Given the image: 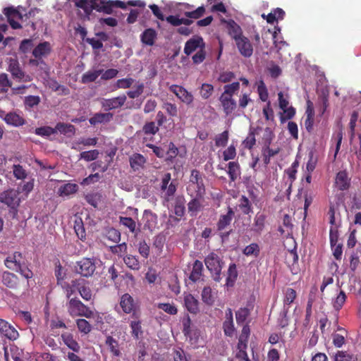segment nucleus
<instances>
[{"label": "nucleus", "instance_id": "f257e3e1", "mask_svg": "<svg viewBox=\"0 0 361 361\" xmlns=\"http://www.w3.org/2000/svg\"><path fill=\"white\" fill-rule=\"evenodd\" d=\"M4 265L7 269L20 274L27 281L34 276L32 271L29 267L30 263L20 252L8 255L4 259Z\"/></svg>", "mask_w": 361, "mask_h": 361}, {"label": "nucleus", "instance_id": "f03ea898", "mask_svg": "<svg viewBox=\"0 0 361 361\" xmlns=\"http://www.w3.org/2000/svg\"><path fill=\"white\" fill-rule=\"evenodd\" d=\"M1 283L7 288L14 291L15 293H20L23 290L27 289L29 286L28 281L25 284L24 281H21L20 278L13 272L4 271L1 275Z\"/></svg>", "mask_w": 361, "mask_h": 361}, {"label": "nucleus", "instance_id": "7ed1b4c3", "mask_svg": "<svg viewBox=\"0 0 361 361\" xmlns=\"http://www.w3.org/2000/svg\"><path fill=\"white\" fill-rule=\"evenodd\" d=\"M68 312L72 317H85L91 318L93 316V312L80 300L71 298L67 304Z\"/></svg>", "mask_w": 361, "mask_h": 361}, {"label": "nucleus", "instance_id": "20e7f679", "mask_svg": "<svg viewBox=\"0 0 361 361\" xmlns=\"http://www.w3.org/2000/svg\"><path fill=\"white\" fill-rule=\"evenodd\" d=\"M204 264L216 281H220L224 262L214 252L209 253L204 259Z\"/></svg>", "mask_w": 361, "mask_h": 361}, {"label": "nucleus", "instance_id": "39448f33", "mask_svg": "<svg viewBox=\"0 0 361 361\" xmlns=\"http://www.w3.org/2000/svg\"><path fill=\"white\" fill-rule=\"evenodd\" d=\"M171 180V175L170 173H166L163 175L161 178L160 189L163 192L161 197L163 198L164 201L166 202H170L173 199L177 190V184L174 180Z\"/></svg>", "mask_w": 361, "mask_h": 361}, {"label": "nucleus", "instance_id": "423d86ee", "mask_svg": "<svg viewBox=\"0 0 361 361\" xmlns=\"http://www.w3.org/2000/svg\"><path fill=\"white\" fill-rule=\"evenodd\" d=\"M114 7L126 8L125 2L121 1L111 0H92V8L98 12H103L106 14H111Z\"/></svg>", "mask_w": 361, "mask_h": 361}, {"label": "nucleus", "instance_id": "0eeeda50", "mask_svg": "<svg viewBox=\"0 0 361 361\" xmlns=\"http://www.w3.org/2000/svg\"><path fill=\"white\" fill-rule=\"evenodd\" d=\"M75 268L78 274L85 277H89L94 274L96 265L93 259L82 258L80 261L77 262Z\"/></svg>", "mask_w": 361, "mask_h": 361}, {"label": "nucleus", "instance_id": "6e6552de", "mask_svg": "<svg viewBox=\"0 0 361 361\" xmlns=\"http://www.w3.org/2000/svg\"><path fill=\"white\" fill-rule=\"evenodd\" d=\"M0 202L11 209H16L20 204L18 192L13 189H8L1 192Z\"/></svg>", "mask_w": 361, "mask_h": 361}, {"label": "nucleus", "instance_id": "1a4fd4ad", "mask_svg": "<svg viewBox=\"0 0 361 361\" xmlns=\"http://www.w3.org/2000/svg\"><path fill=\"white\" fill-rule=\"evenodd\" d=\"M169 90L173 92L182 102L190 105L193 102V95L183 86L171 85Z\"/></svg>", "mask_w": 361, "mask_h": 361}, {"label": "nucleus", "instance_id": "9d476101", "mask_svg": "<svg viewBox=\"0 0 361 361\" xmlns=\"http://www.w3.org/2000/svg\"><path fill=\"white\" fill-rule=\"evenodd\" d=\"M8 71L11 72L13 78L18 80L20 82H30L32 78L25 74L20 68L17 60H11Z\"/></svg>", "mask_w": 361, "mask_h": 361}, {"label": "nucleus", "instance_id": "9b49d317", "mask_svg": "<svg viewBox=\"0 0 361 361\" xmlns=\"http://www.w3.org/2000/svg\"><path fill=\"white\" fill-rule=\"evenodd\" d=\"M240 54L245 58L250 57L253 54V47L250 39L242 36L235 41Z\"/></svg>", "mask_w": 361, "mask_h": 361}, {"label": "nucleus", "instance_id": "f8f14e48", "mask_svg": "<svg viewBox=\"0 0 361 361\" xmlns=\"http://www.w3.org/2000/svg\"><path fill=\"white\" fill-rule=\"evenodd\" d=\"M204 196L191 197V200L188 203V212L191 217H195L203 210Z\"/></svg>", "mask_w": 361, "mask_h": 361}, {"label": "nucleus", "instance_id": "ddd939ff", "mask_svg": "<svg viewBox=\"0 0 361 361\" xmlns=\"http://www.w3.org/2000/svg\"><path fill=\"white\" fill-rule=\"evenodd\" d=\"M3 13L6 16L8 21L13 29L16 30L21 28V25L15 20V18L20 20L23 19V15L18 10L13 7H6L4 9Z\"/></svg>", "mask_w": 361, "mask_h": 361}, {"label": "nucleus", "instance_id": "4468645a", "mask_svg": "<svg viewBox=\"0 0 361 361\" xmlns=\"http://www.w3.org/2000/svg\"><path fill=\"white\" fill-rule=\"evenodd\" d=\"M126 101V96L125 94L111 99H104L102 102V106L105 111H110L121 107Z\"/></svg>", "mask_w": 361, "mask_h": 361}, {"label": "nucleus", "instance_id": "2eb2a0df", "mask_svg": "<svg viewBox=\"0 0 361 361\" xmlns=\"http://www.w3.org/2000/svg\"><path fill=\"white\" fill-rule=\"evenodd\" d=\"M0 333L11 341H15L19 336L16 328L2 319H0Z\"/></svg>", "mask_w": 361, "mask_h": 361}, {"label": "nucleus", "instance_id": "dca6fc26", "mask_svg": "<svg viewBox=\"0 0 361 361\" xmlns=\"http://www.w3.org/2000/svg\"><path fill=\"white\" fill-rule=\"evenodd\" d=\"M199 47L201 49L204 47V42L202 37H192L185 42L184 53L189 56Z\"/></svg>", "mask_w": 361, "mask_h": 361}, {"label": "nucleus", "instance_id": "f3484780", "mask_svg": "<svg viewBox=\"0 0 361 361\" xmlns=\"http://www.w3.org/2000/svg\"><path fill=\"white\" fill-rule=\"evenodd\" d=\"M131 317L134 318V320H131L130 322V334L135 340L140 339L143 334V330L142 326V322L139 319L138 317L135 313H133Z\"/></svg>", "mask_w": 361, "mask_h": 361}, {"label": "nucleus", "instance_id": "a211bd4d", "mask_svg": "<svg viewBox=\"0 0 361 361\" xmlns=\"http://www.w3.org/2000/svg\"><path fill=\"white\" fill-rule=\"evenodd\" d=\"M297 297L296 291L291 288H288L283 291V312L286 316L289 312L291 304L293 303Z\"/></svg>", "mask_w": 361, "mask_h": 361}, {"label": "nucleus", "instance_id": "6ab92c4d", "mask_svg": "<svg viewBox=\"0 0 361 361\" xmlns=\"http://www.w3.org/2000/svg\"><path fill=\"white\" fill-rule=\"evenodd\" d=\"M4 120L8 125L14 127L23 126L26 123L23 115L18 114L16 111L6 114Z\"/></svg>", "mask_w": 361, "mask_h": 361}, {"label": "nucleus", "instance_id": "aec40b11", "mask_svg": "<svg viewBox=\"0 0 361 361\" xmlns=\"http://www.w3.org/2000/svg\"><path fill=\"white\" fill-rule=\"evenodd\" d=\"M142 221L144 222V229H148L152 231L157 224V216L151 210L146 209L143 213Z\"/></svg>", "mask_w": 361, "mask_h": 361}, {"label": "nucleus", "instance_id": "412c9836", "mask_svg": "<svg viewBox=\"0 0 361 361\" xmlns=\"http://www.w3.org/2000/svg\"><path fill=\"white\" fill-rule=\"evenodd\" d=\"M219 101L226 116L231 115L237 107L236 102L233 97L221 95Z\"/></svg>", "mask_w": 361, "mask_h": 361}, {"label": "nucleus", "instance_id": "4be33fe9", "mask_svg": "<svg viewBox=\"0 0 361 361\" xmlns=\"http://www.w3.org/2000/svg\"><path fill=\"white\" fill-rule=\"evenodd\" d=\"M191 185H196L200 193H205V186L200 172L197 169H192L190 173L189 182Z\"/></svg>", "mask_w": 361, "mask_h": 361}, {"label": "nucleus", "instance_id": "5701e85b", "mask_svg": "<svg viewBox=\"0 0 361 361\" xmlns=\"http://www.w3.org/2000/svg\"><path fill=\"white\" fill-rule=\"evenodd\" d=\"M51 51V47L49 42H43L39 43L32 50V55L35 58L42 59L48 56Z\"/></svg>", "mask_w": 361, "mask_h": 361}, {"label": "nucleus", "instance_id": "b1692460", "mask_svg": "<svg viewBox=\"0 0 361 361\" xmlns=\"http://www.w3.org/2000/svg\"><path fill=\"white\" fill-rule=\"evenodd\" d=\"M350 179L345 171H341L336 174L335 185L339 190H348L350 187Z\"/></svg>", "mask_w": 361, "mask_h": 361}, {"label": "nucleus", "instance_id": "393cba45", "mask_svg": "<svg viewBox=\"0 0 361 361\" xmlns=\"http://www.w3.org/2000/svg\"><path fill=\"white\" fill-rule=\"evenodd\" d=\"M254 305L252 303H247L246 307H240L235 312V319L238 324H243L250 315Z\"/></svg>", "mask_w": 361, "mask_h": 361}, {"label": "nucleus", "instance_id": "a878e982", "mask_svg": "<svg viewBox=\"0 0 361 361\" xmlns=\"http://www.w3.org/2000/svg\"><path fill=\"white\" fill-rule=\"evenodd\" d=\"M233 216L234 212L233 209L228 207L227 213L226 214L221 215L216 224L218 231H221L229 226L232 221Z\"/></svg>", "mask_w": 361, "mask_h": 361}, {"label": "nucleus", "instance_id": "bb28decb", "mask_svg": "<svg viewBox=\"0 0 361 361\" xmlns=\"http://www.w3.org/2000/svg\"><path fill=\"white\" fill-rule=\"evenodd\" d=\"M267 216L262 213L258 212L254 218L252 231L258 235H260L265 227Z\"/></svg>", "mask_w": 361, "mask_h": 361}, {"label": "nucleus", "instance_id": "cd10ccee", "mask_svg": "<svg viewBox=\"0 0 361 361\" xmlns=\"http://www.w3.org/2000/svg\"><path fill=\"white\" fill-rule=\"evenodd\" d=\"M120 305L125 313H131L134 310L135 307L133 297L128 293L123 295L121 298Z\"/></svg>", "mask_w": 361, "mask_h": 361}, {"label": "nucleus", "instance_id": "c85d7f7f", "mask_svg": "<svg viewBox=\"0 0 361 361\" xmlns=\"http://www.w3.org/2000/svg\"><path fill=\"white\" fill-rule=\"evenodd\" d=\"M185 308L192 314H197L199 311V302L191 294H187L184 297Z\"/></svg>", "mask_w": 361, "mask_h": 361}, {"label": "nucleus", "instance_id": "c756f323", "mask_svg": "<svg viewBox=\"0 0 361 361\" xmlns=\"http://www.w3.org/2000/svg\"><path fill=\"white\" fill-rule=\"evenodd\" d=\"M112 113H97L89 119L91 125L95 126L98 123H109L113 118Z\"/></svg>", "mask_w": 361, "mask_h": 361}, {"label": "nucleus", "instance_id": "7c9ffc66", "mask_svg": "<svg viewBox=\"0 0 361 361\" xmlns=\"http://www.w3.org/2000/svg\"><path fill=\"white\" fill-rule=\"evenodd\" d=\"M157 32L153 28L146 29L140 35L141 42L149 46H152L157 39Z\"/></svg>", "mask_w": 361, "mask_h": 361}, {"label": "nucleus", "instance_id": "2f4dec72", "mask_svg": "<svg viewBox=\"0 0 361 361\" xmlns=\"http://www.w3.org/2000/svg\"><path fill=\"white\" fill-rule=\"evenodd\" d=\"M105 344L108 347V349L111 352L113 356L120 357L121 352L119 349V344L116 339L111 336H108L106 338Z\"/></svg>", "mask_w": 361, "mask_h": 361}, {"label": "nucleus", "instance_id": "473e14b6", "mask_svg": "<svg viewBox=\"0 0 361 361\" xmlns=\"http://www.w3.org/2000/svg\"><path fill=\"white\" fill-rule=\"evenodd\" d=\"M238 276L237 267L235 263H231L227 271V277L226 281V286L227 288L233 287L237 280Z\"/></svg>", "mask_w": 361, "mask_h": 361}, {"label": "nucleus", "instance_id": "72a5a7b5", "mask_svg": "<svg viewBox=\"0 0 361 361\" xmlns=\"http://www.w3.org/2000/svg\"><path fill=\"white\" fill-rule=\"evenodd\" d=\"M146 163L145 157L139 153H135L130 157V165L134 171L142 168Z\"/></svg>", "mask_w": 361, "mask_h": 361}, {"label": "nucleus", "instance_id": "f704fd0d", "mask_svg": "<svg viewBox=\"0 0 361 361\" xmlns=\"http://www.w3.org/2000/svg\"><path fill=\"white\" fill-rule=\"evenodd\" d=\"M185 197L183 195H178L175 198L174 202V214L178 217H183L185 214Z\"/></svg>", "mask_w": 361, "mask_h": 361}, {"label": "nucleus", "instance_id": "c9c22d12", "mask_svg": "<svg viewBox=\"0 0 361 361\" xmlns=\"http://www.w3.org/2000/svg\"><path fill=\"white\" fill-rule=\"evenodd\" d=\"M203 264L200 260H195L192 265V269L190 274L189 279L196 282L198 281L202 275Z\"/></svg>", "mask_w": 361, "mask_h": 361}, {"label": "nucleus", "instance_id": "e433bc0d", "mask_svg": "<svg viewBox=\"0 0 361 361\" xmlns=\"http://www.w3.org/2000/svg\"><path fill=\"white\" fill-rule=\"evenodd\" d=\"M78 190V186L75 183H66L61 185L58 190L59 196H68L75 193Z\"/></svg>", "mask_w": 361, "mask_h": 361}, {"label": "nucleus", "instance_id": "4c0bfd02", "mask_svg": "<svg viewBox=\"0 0 361 361\" xmlns=\"http://www.w3.org/2000/svg\"><path fill=\"white\" fill-rule=\"evenodd\" d=\"M238 207L241 212L244 214H249L250 213L252 212V203L245 195H242L239 199Z\"/></svg>", "mask_w": 361, "mask_h": 361}, {"label": "nucleus", "instance_id": "58836bf2", "mask_svg": "<svg viewBox=\"0 0 361 361\" xmlns=\"http://www.w3.org/2000/svg\"><path fill=\"white\" fill-rule=\"evenodd\" d=\"M63 343L73 351L79 352L80 346L78 343L73 338L71 334H62L61 336Z\"/></svg>", "mask_w": 361, "mask_h": 361}, {"label": "nucleus", "instance_id": "ea45409f", "mask_svg": "<svg viewBox=\"0 0 361 361\" xmlns=\"http://www.w3.org/2000/svg\"><path fill=\"white\" fill-rule=\"evenodd\" d=\"M250 334V329L249 325L245 324L243 326L241 334L239 336L238 347L247 348L248 338Z\"/></svg>", "mask_w": 361, "mask_h": 361}, {"label": "nucleus", "instance_id": "a19ab883", "mask_svg": "<svg viewBox=\"0 0 361 361\" xmlns=\"http://www.w3.org/2000/svg\"><path fill=\"white\" fill-rule=\"evenodd\" d=\"M56 132L59 131L63 135H73L75 133V128L70 123L59 122L55 126Z\"/></svg>", "mask_w": 361, "mask_h": 361}, {"label": "nucleus", "instance_id": "79ce46f5", "mask_svg": "<svg viewBox=\"0 0 361 361\" xmlns=\"http://www.w3.org/2000/svg\"><path fill=\"white\" fill-rule=\"evenodd\" d=\"M159 130V127L154 121H147L142 126V132L145 135H155Z\"/></svg>", "mask_w": 361, "mask_h": 361}, {"label": "nucleus", "instance_id": "37998d69", "mask_svg": "<svg viewBox=\"0 0 361 361\" xmlns=\"http://www.w3.org/2000/svg\"><path fill=\"white\" fill-rule=\"evenodd\" d=\"M228 33L235 41L244 36L241 27L233 20L228 23Z\"/></svg>", "mask_w": 361, "mask_h": 361}, {"label": "nucleus", "instance_id": "c03bdc74", "mask_svg": "<svg viewBox=\"0 0 361 361\" xmlns=\"http://www.w3.org/2000/svg\"><path fill=\"white\" fill-rule=\"evenodd\" d=\"M228 174L231 180L235 181L240 175V165L236 161H231L228 164Z\"/></svg>", "mask_w": 361, "mask_h": 361}, {"label": "nucleus", "instance_id": "a18cd8bd", "mask_svg": "<svg viewBox=\"0 0 361 361\" xmlns=\"http://www.w3.org/2000/svg\"><path fill=\"white\" fill-rule=\"evenodd\" d=\"M98 139L97 137L80 138L78 141L73 143L72 149L80 151V145L84 146H95L97 144Z\"/></svg>", "mask_w": 361, "mask_h": 361}, {"label": "nucleus", "instance_id": "49530a36", "mask_svg": "<svg viewBox=\"0 0 361 361\" xmlns=\"http://www.w3.org/2000/svg\"><path fill=\"white\" fill-rule=\"evenodd\" d=\"M102 69L94 71H87L82 75L81 81L84 84L94 82L97 78L102 73Z\"/></svg>", "mask_w": 361, "mask_h": 361}, {"label": "nucleus", "instance_id": "de8ad7c7", "mask_svg": "<svg viewBox=\"0 0 361 361\" xmlns=\"http://www.w3.org/2000/svg\"><path fill=\"white\" fill-rule=\"evenodd\" d=\"M123 261L126 265L133 270H139L140 268V262L136 256L128 255L123 257Z\"/></svg>", "mask_w": 361, "mask_h": 361}, {"label": "nucleus", "instance_id": "09e8293b", "mask_svg": "<svg viewBox=\"0 0 361 361\" xmlns=\"http://www.w3.org/2000/svg\"><path fill=\"white\" fill-rule=\"evenodd\" d=\"M240 89V83L234 82L229 85H226L224 87V92L221 94L222 96L233 97L234 94Z\"/></svg>", "mask_w": 361, "mask_h": 361}, {"label": "nucleus", "instance_id": "8fccbe9b", "mask_svg": "<svg viewBox=\"0 0 361 361\" xmlns=\"http://www.w3.org/2000/svg\"><path fill=\"white\" fill-rule=\"evenodd\" d=\"M202 301L209 305H213L214 302V297L212 294V288L209 286H206L202 291Z\"/></svg>", "mask_w": 361, "mask_h": 361}, {"label": "nucleus", "instance_id": "3c124183", "mask_svg": "<svg viewBox=\"0 0 361 361\" xmlns=\"http://www.w3.org/2000/svg\"><path fill=\"white\" fill-rule=\"evenodd\" d=\"M99 155V152L97 149L85 151L80 154V159H83L86 161H92L96 160Z\"/></svg>", "mask_w": 361, "mask_h": 361}, {"label": "nucleus", "instance_id": "603ef678", "mask_svg": "<svg viewBox=\"0 0 361 361\" xmlns=\"http://www.w3.org/2000/svg\"><path fill=\"white\" fill-rule=\"evenodd\" d=\"M274 137L273 130L269 127L265 128L262 137V145L263 146L271 145Z\"/></svg>", "mask_w": 361, "mask_h": 361}, {"label": "nucleus", "instance_id": "864d4df0", "mask_svg": "<svg viewBox=\"0 0 361 361\" xmlns=\"http://www.w3.org/2000/svg\"><path fill=\"white\" fill-rule=\"evenodd\" d=\"M157 307L170 315H175L178 313V309L174 304L159 302Z\"/></svg>", "mask_w": 361, "mask_h": 361}, {"label": "nucleus", "instance_id": "5fc2aeb1", "mask_svg": "<svg viewBox=\"0 0 361 361\" xmlns=\"http://www.w3.org/2000/svg\"><path fill=\"white\" fill-rule=\"evenodd\" d=\"M76 325L78 331L84 334H89L92 330V326L88 321L85 319H76Z\"/></svg>", "mask_w": 361, "mask_h": 361}, {"label": "nucleus", "instance_id": "6e6d98bb", "mask_svg": "<svg viewBox=\"0 0 361 361\" xmlns=\"http://www.w3.org/2000/svg\"><path fill=\"white\" fill-rule=\"evenodd\" d=\"M340 224L336 226H331L330 230H329V240H330V245L331 247H335V245L338 243V228L340 226Z\"/></svg>", "mask_w": 361, "mask_h": 361}, {"label": "nucleus", "instance_id": "4d7b16f0", "mask_svg": "<svg viewBox=\"0 0 361 361\" xmlns=\"http://www.w3.org/2000/svg\"><path fill=\"white\" fill-rule=\"evenodd\" d=\"M260 249L259 246L257 243H253L246 246L243 250V253L246 256H255L257 257L259 255Z\"/></svg>", "mask_w": 361, "mask_h": 361}, {"label": "nucleus", "instance_id": "13d9d810", "mask_svg": "<svg viewBox=\"0 0 361 361\" xmlns=\"http://www.w3.org/2000/svg\"><path fill=\"white\" fill-rule=\"evenodd\" d=\"M74 230L79 239L82 240L85 239L86 233L81 219L75 221Z\"/></svg>", "mask_w": 361, "mask_h": 361}, {"label": "nucleus", "instance_id": "bf43d9fd", "mask_svg": "<svg viewBox=\"0 0 361 361\" xmlns=\"http://www.w3.org/2000/svg\"><path fill=\"white\" fill-rule=\"evenodd\" d=\"M178 149L173 142H170L168 146V150L166 152V161L173 162V159L178 155Z\"/></svg>", "mask_w": 361, "mask_h": 361}, {"label": "nucleus", "instance_id": "052dcab7", "mask_svg": "<svg viewBox=\"0 0 361 361\" xmlns=\"http://www.w3.org/2000/svg\"><path fill=\"white\" fill-rule=\"evenodd\" d=\"M346 300V295L343 290H341L337 297L333 302V307L336 311H339Z\"/></svg>", "mask_w": 361, "mask_h": 361}, {"label": "nucleus", "instance_id": "680f3d73", "mask_svg": "<svg viewBox=\"0 0 361 361\" xmlns=\"http://www.w3.org/2000/svg\"><path fill=\"white\" fill-rule=\"evenodd\" d=\"M76 7L82 8L86 14H90L92 11V0H75Z\"/></svg>", "mask_w": 361, "mask_h": 361}, {"label": "nucleus", "instance_id": "e2e57ef3", "mask_svg": "<svg viewBox=\"0 0 361 361\" xmlns=\"http://www.w3.org/2000/svg\"><path fill=\"white\" fill-rule=\"evenodd\" d=\"M105 236L108 240L114 243H118L121 240V233L114 228L106 230Z\"/></svg>", "mask_w": 361, "mask_h": 361}, {"label": "nucleus", "instance_id": "0e129e2a", "mask_svg": "<svg viewBox=\"0 0 361 361\" xmlns=\"http://www.w3.org/2000/svg\"><path fill=\"white\" fill-rule=\"evenodd\" d=\"M213 92L214 86L212 84L203 83L200 87V95L204 99L209 98Z\"/></svg>", "mask_w": 361, "mask_h": 361}, {"label": "nucleus", "instance_id": "69168bd1", "mask_svg": "<svg viewBox=\"0 0 361 361\" xmlns=\"http://www.w3.org/2000/svg\"><path fill=\"white\" fill-rule=\"evenodd\" d=\"M119 222L121 224L127 227L130 232L133 233L136 228L135 221L130 217L120 216Z\"/></svg>", "mask_w": 361, "mask_h": 361}, {"label": "nucleus", "instance_id": "338daca9", "mask_svg": "<svg viewBox=\"0 0 361 361\" xmlns=\"http://www.w3.org/2000/svg\"><path fill=\"white\" fill-rule=\"evenodd\" d=\"M35 133L42 137L50 136L56 133V129L50 126H43L37 128L35 130Z\"/></svg>", "mask_w": 361, "mask_h": 361}, {"label": "nucleus", "instance_id": "774afa93", "mask_svg": "<svg viewBox=\"0 0 361 361\" xmlns=\"http://www.w3.org/2000/svg\"><path fill=\"white\" fill-rule=\"evenodd\" d=\"M85 199L89 204L97 208L101 201V195L99 193H90L86 195Z\"/></svg>", "mask_w": 361, "mask_h": 361}]
</instances>
